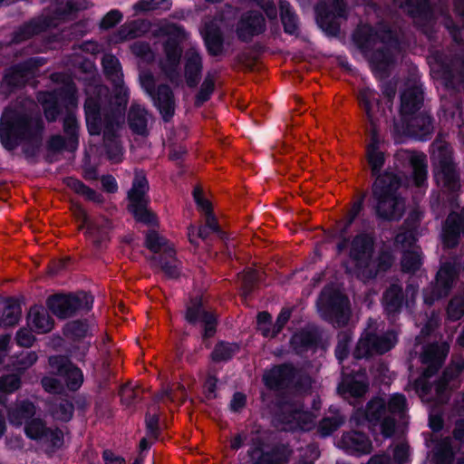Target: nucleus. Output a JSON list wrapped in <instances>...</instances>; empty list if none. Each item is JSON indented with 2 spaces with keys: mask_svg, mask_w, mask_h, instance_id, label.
Masks as SVG:
<instances>
[{
  "mask_svg": "<svg viewBox=\"0 0 464 464\" xmlns=\"http://www.w3.org/2000/svg\"><path fill=\"white\" fill-rule=\"evenodd\" d=\"M24 433L30 440H35L47 450L60 448L63 443V434L57 428L47 427L40 418L25 422Z\"/></svg>",
  "mask_w": 464,
  "mask_h": 464,
  "instance_id": "2eb2a0df",
  "label": "nucleus"
},
{
  "mask_svg": "<svg viewBox=\"0 0 464 464\" xmlns=\"http://www.w3.org/2000/svg\"><path fill=\"white\" fill-rule=\"evenodd\" d=\"M63 130L68 135V144L72 149L76 147L78 123L76 118L72 114H69L63 120Z\"/></svg>",
  "mask_w": 464,
  "mask_h": 464,
  "instance_id": "09e8293b",
  "label": "nucleus"
},
{
  "mask_svg": "<svg viewBox=\"0 0 464 464\" xmlns=\"http://www.w3.org/2000/svg\"><path fill=\"white\" fill-rule=\"evenodd\" d=\"M50 366L53 372L58 374L71 391L79 389L83 382L82 371L73 366L65 357L52 356L49 359Z\"/></svg>",
  "mask_w": 464,
  "mask_h": 464,
  "instance_id": "4be33fe9",
  "label": "nucleus"
},
{
  "mask_svg": "<svg viewBox=\"0 0 464 464\" xmlns=\"http://www.w3.org/2000/svg\"><path fill=\"white\" fill-rule=\"evenodd\" d=\"M104 464H126L123 457L112 452L110 450H105L102 453Z\"/></svg>",
  "mask_w": 464,
  "mask_h": 464,
  "instance_id": "774afa93",
  "label": "nucleus"
},
{
  "mask_svg": "<svg viewBox=\"0 0 464 464\" xmlns=\"http://www.w3.org/2000/svg\"><path fill=\"white\" fill-rule=\"evenodd\" d=\"M356 41L368 57L372 69L378 76L393 63L395 52L398 51V41L392 31L384 24L374 30L362 25L356 33Z\"/></svg>",
  "mask_w": 464,
  "mask_h": 464,
  "instance_id": "7ed1b4c3",
  "label": "nucleus"
},
{
  "mask_svg": "<svg viewBox=\"0 0 464 464\" xmlns=\"http://www.w3.org/2000/svg\"><path fill=\"white\" fill-rule=\"evenodd\" d=\"M158 421L159 417L157 414L148 412L146 415V428H147V437L150 439H155L158 432Z\"/></svg>",
  "mask_w": 464,
  "mask_h": 464,
  "instance_id": "680f3d73",
  "label": "nucleus"
},
{
  "mask_svg": "<svg viewBox=\"0 0 464 464\" xmlns=\"http://www.w3.org/2000/svg\"><path fill=\"white\" fill-rule=\"evenodd\" d=\"M167 33L171 36L164 46L165 59L161 62V67L167 73H170L179 66L181 55L179 44L188 39V34L182 27L177 25L169 26Z\"/></svg>",
  "mask_w": 464,
  "mask_h": 464,
  "instance_id": "6ab92c4d",
  "label": "nucleus"
},
{
  "mask_svg": "<svg viewBox=\"0 0 464 464\" xmlns=\"http://www.w3.org/2000/svg\"><path fill=\"white\" fill-rule=\"evenodd\" d=\"M47 305L54 315L67 318L81 309L89 310L92 305V298L85 293L77 295H54L47 300Z\"/></svg>",
  "mask_w": 464,
  "mask_h": 464,
  "instance_id": "dca6fc26",
  "label": "nucleus"
},
{
  "mask_svg": "<svg viewBox=\"0 0 464 464\" xmlns=\"http://www.w3.org/2000/svg\"><path fill=\"white\" fill-rule=\"evenodd\" d=\"M237 351L238 346L235 343H219L216 345L212 353V359L215 362L227 361L229 360Z\"/></svg>",
  "mask_w": 464,
  "mask_h": 464,
  "instance_id": "49530a36",
  "label": "nucleus"
},
{
  "mask_svg": "<svg viewBox=\"0 0 464 464\" xmlns=\"http://www.w3.org/2000/svg\"><path fill=\"white\" fill-rule=\"evenodd\" d=\"M131 51L136 56L140 57L147 62H150L154 58V53L150 50V46L142 42L133 44L131 45Z\"/></svg>",
  "mask_w": 464,
  "mask_h": 464,
  "instance_id": "13d9d810",
  "label": "nucleus"
},
{
  "mask_svg": "<svg viewBox=\"0 0 464 464\" xmlns=\"http://www.w3.org/2000/svg\"><path fill=\"white\" fill-rule=\"evenodd\" d=\"M457 276V270L453 265L444 264L437 273L435 285L424 291V302L428 304L446 296L451 289Z\"/></svg>",
  "mask_w": 464,
  "mask_h": 464,
  "instance_id": "aec40b11",
  "label": "nucleus"
},
{
  "mask_svg": "<svg viewBox=\"0 0 464 464\" xmlns=\"http://www.w3.org/2000/svg\"><path fill=\"white\" fill-rule=\"evenodd\" d=\"M186 320L190 324L202 323L205 338L213 336L216 332V318L214 314L205 311L201 298L197 297L188 304Z\"/></svg>",
  "mask_w": 464,
  "mask_h": 464,
  "instance_id": "b1692460",
  "label": "nucleus"
},
{
  "mask_svg": "<svg viewBox=\"0 0 464 464\" xmlns=\"http://www.w3.org/2000/svg\"><path fill=\"white\" fill-rule=\"evenodd\" d=\"M464 232V211L461 214L449 215L442 231V241L445 246L452 247L458 244L460 233Z\"/></svg>",
  "mask_w": 464,
  "mask_h": 464,
  "instance_id": "c85d7f7f",
  "label": "nucleus"
},
{
  "mask_svg": "<svg viewBox=\"0 0 464 464\" xmlns=\"http://www.w3.org/2000/svg\"><path fill=\"white\" fill-rule=\"evenodd\" d=\"M343 423V419L339 416L324 418L319 424L318 430L323 437L329 436Z\"/></svg>",
  "mask_w": 464,
  "mask_h": 464,
  "instance_id": "8fccbe9b",
  "label": "nucleus"
},
{
  "mask_svg": "<svg viewBox=\"0 0 464 464\" xmlns=\"http://www.w3.org/2000/svg\"><path fill=\"white\" fill-rule=\"evenodd\" d=\"M21 317V309L18 305H9L5 308L1 322L5 325L15 324Z\"/></svg>",
  "mask_w": 464,
  "mask_h": 464,
  "instance_id": "4d7b16f0",
  "label": "nucleus"
},
{
  "mask_svg": "<svg viewBox=\"0 0 464 464\" xmlns=\"http://www.w3.org/2000/svg\"><path fill=\"white\" fill-rule=\"evenodd\" d=\"M369 382L365 372H358L354 375L343 372V380L338 386V392L343 397H362L368 390Z\"/></svg>",
  "mask_w": 464,
  "mask_h": 464,
  "instance_id": "393cba45",
  "label": "nucleus"
},
{
  "mask_svg": "<svg viewBox=\"0 0 464 464\" xmlns=\"http://www.w3.org/2000/svg\"><path fill=\"white\" fill-rule=\"evenodd\" d=\"M265 30V20L257 13H248L242 16L237 27V34L242 41H248Z\"/></svg>",
  "mask_w": 464,
  "mask_h": 464,
  "instance_id": "cd10ccee",
  "label": "nucleus"
},
{
  "mask_svg": "<svg viewBox=\"0 0 464 464\" xmlns=\"http://www.w3.org/2000/svg\"><path fill=\"white\" fill-rule=\"evenodd\" d=\"M21 385L20 377L16 374H8L5 376L0 377V392L10 393L17 389H19Z\"/></svg>",
  "mask_w": 464,
  "mask_h": 464,
  "instance_id": "864d4df0",
  "label": "nucleus"
},
{
  "mask_svg": "<svg viewBox=\"0 0 464 464\" xmlns=\"http://www.w3.org/2000/svg\"><path fill=\"white\" fill-rule=\"evenodd\" d=\"M201 70V56L198 49L191 44L185 53V76L189 86H195L198 83Z\"/></svg>",
  "mask_w": 464,
  "mask_h": 464,
  "instance_id": "c756f323",
  "label": "nucleus"
},
{
  "mask_svg": "<svg viewBox=\"0 0 464 464\" xmlns=\"http://www.w3.org/2000/svg\"><path fill=\"white\" fill-rule=\"evenodd\" d=\"M37 361V355L34 352H23L17 359V367L19 369H26Z\"/></svg>",
  "mask_w": 464,
  "mask_h": 464,
  "instance_id": "052dcab7",
  "label": "nucleus"
},
{
  "mask_svg": "<svg viewBox=\"0 0 464 464\" xmlns=\"http://www.w3.org/2000/svg\"><path fill=\"white\" fill-rule=\"evenodd\" d=\"M337 446L349 454H368L372 450L371 440L357 431L344 433L338 440Z\"/></svg>",
  "mask_w": 464,
  "mask_h": 464,
  "instance_id": "bb28decb",
  "label": "nucleus"
},
{
  "mask_svg": "<svg viewBox=\"0 0 464 464\" xmlns=\"http://www.w3.org/2000/svg\"><path fill=\"white\" fill-rule=\"evenodd\" d=\"M432 160L434 176L438 185L451 191L456 190L459 185L452 164L451 149L449 144L441 140L433 142Z\"/></svg>",
  "mask_w": 464,
  "mask_h": 464,
  "instance_id": "9d476101",
  "label": "nucleus"
},
{
  "mask_svg": "<svg viewBox=\"0 0 464 464\" xmlns=\"http://www.w3.org/2000/svg\"><path fill=\"white\" fill-rule=\"evenodd\" d=\"M349 341L350 338L345 334L338 342V344L335 348V355L340 362H342L347 356Z\"/></svg>",
  "mask_w": 464,
  "mask_h": 464,
  "instance_id": "338daca9",
  "label": "nucleus"
},
{
  "mask_svg": "<svg viewBox=\"0 0 464 464\" xmlns=\"http://www.w3.org/2000/svg\"><path fill=\"white\" fill-rule=\"evenodd\" d=\"M449 353V345L446 343L430 344L424 349L420 356V361L426 366L422 375L415 382L414 389L419 396L424 401H430L433 399L440 400V394L446 389V385L450 379L458 376L464 368V362H459L453 369H448L443 375L442 380L433 387L428 382L442 365Z\"/></svg>",
  "mask_w": 464,
  "mask_h": 464,
  "instance_id": "20e7f679",
  "label": "nucleus"
},
{
  "mask_svg": "<svg viewBox=\"0 0 464 464\" xmlns=\"http://www.w3.org/2000/svg\"><path fill=\"white\" fill-rule=\"evenodd\" d=\"M397 342V335L393 331L383 334H377L372 324L362 333L353 352L357 359L368 358L382 354L391 350Z\"/></svg>",
  "mask_w": 464,
  "mask_h": 464,
  "instance_id": "9b49d317",
  "label": "nucleus"
},
{
  "mask_svg": "<svg viewBox=\"0 0 464 464\" xmlns=\"http://www.w3.org/2000/svg\"><path fill=\"white\" fill-rule=\"evenodd\" d=\"M27 324L31 329L38 334L51 331L53 324L48 312L41 305L31 307L27 316Z\"/></svg>",
  "mask_w": 464,
  "mask_h": 464,
  "instance_id": "7c9ffc66",
  "label": "nucleus"
},
{
  "mask_svg": "<svg viewBox=\"0 0 464 464\" xmlns=\"http://www.w3.org/2000/svg\"><path fill=\"white\" fill-rule=\"evenodd\" d=\"M294 368L291 365H280L272 368L264 374L265 384L271 389H277L294 378Z\"/></svg>",
  "mask_w": 464,
  "mask_h": 464,
  "instance_id": "473e14b6",
  "label": "nucleus"
},
{
  "mask_svg": "<svg viewBox=\"0 0 464 464\" xmlns=\"http://www.w3.org/2000/svg\"><path fill=\"white\" fill-rule=\"evenodd\" d=\"M210 233L212 232L209 229H208L206 226L200 227L198 228L195 227L194 226H190L188 227V235L190 243L196 245L198 237L206 239L208 238Z\"/></svg>",
  "mask_w": 464,
  "mask_h": 464,
  "instance_id": "e2e57ef3",
  "label": "nucleus"
},
{
  "mask_svg": "<svg viewBox=\"0 0 464 464\" xmlns=\"http://www.w3.org/2000/svg\"><path fill=\"white\" fill-rule=\"evenodd\" d=\"M34 341V337L30 330L21 329L16 334V342L20 346L29 347Z\"/></svg>",
  "mask_w": 464,
  "mask_h": 464,
  "instance_id": "69168bd1",
  "label": "nucleus"
},
{
  "mask_svg": "<svg viewBox=\"0 0 464 464\" xmlns=\"http://www.w3.org/2000/svg\"><path fill=\"white\" fill-rule=\"evenodd\" d=\"M317 23L320 26L330 32L336 30V26L329 23L330 16L343 17L345 14V5L343 0H333L331 3L329 14L326 13V9L324 5L320 4L316 6Z\"/></svg>",
  "mask_w": 464,
  "mask_h": 464,
  "instance_id": "2f4dec72",
  "label": "nucleus"
},
{
  "mask_svg": "<svg viewBox=\"0 0 464 464\" xmlns=\"http://www.w3.org/2000/svg\"><path fill=\"white\" fill-rule=\"evenodd\" d=\"M122 18V14L118 10L110 11L102 20L101 27L109 29L118 24Z\"/></svg>",
  "mask_w": 464,
  "mask_h": 464,
  "instance_id": "bf43d9fd",
  "label": "nucleus"
},
{
  "mask_svg": "<svg viewBox=\"0 0 464 464\" xmlns=\"http://www.w3.org/2000/svg\"><path fill=\"white\" fill-rule=\"evenodd\" d=\"M436 458L438 462L440 464H451L454 458V452L451 447L450 438H445L438 445L436 450Z\"/></svg>",
  "mask_w": 464,
  "mask_h": 464,
  "instance_id": "de8ad7c7",
  "label": "nucleus"
},
{
  "mask_svg": "<svg viewBox=\"0 0 464 464\" xmlns=\"http://www.w3.org/2000/svg\"><path fill=\"white\" fill-rule=\"evenodd\" d=\"M34 405L28 401H23L9 411L8 417L12 424L20 426L23 423L25 425L27 420L34 419Z\"/></svg>",
  "mask_w": 464,
  "mask_h": 464,
  "instance_id": "f704fd0d",
  "label": "nucleus"
},
{
  "mask_svg": "<svg viewBox=\"0 0 464 464\" xmlns=\"http://www.w3.org/2000/svg\"><path fill=\"white\" fill-rule=\"evenodd\" d=\"M67 186L72 189L74 192L82 195L87 199L100 202L101 201V196L96 193L93 189L86 187L82 182L80 180L73 179V178H68L66 179Z\"/></svg>",
  "mask_w": 464,
  "mask_h": 464,
  "instance_id": "37998d69",
  "label": "nucleus"
},
{
  "mask_svg": "<svg viewBox=\"0 0 464 464\" xmlns=\"http://www.w3.org/2000/svg\"><path fill=\"white\" fill-rule=\"evenodd\" d=\"M415 237L411 230H407L399 233L395 237V246L398 247L411 248L405 250L403 253L401 266L405 272H415L420 267L421 258L420 251L418 247L414 246Z\"/></svg>",
  "mask_w": 464,
  "mask_h": 464,
  "instance_id": "412c9836",
  "label": "nucleus"
},
{
  "mask_svg": "<svg viewBox=\"0 0 464 464\" xmlns=\"http://www.w3.org/2000/svg\"><path fill=\"white\" fill-rule=\"evenodd\" d=\"M282 422L285 430H309L314 424V416L303 411L297 406L285 405L283 407Z\"/></svg>",
  "mask_w": 464,
  "mask_h": 464,
  "instance_id": "5701e85b",
  "label": "nucleus"
},
{
  "mask_svg": "<svg viewBox=\"0 0 464 464\" xmlns=\"http://www.w3.org/2000/svg\"><path fill=\"white\" fill-rule=\"evenodd\" d=\"M74 215L82 221L80 227L86 228L85 234L95 246H100L108 240L111 225L107 218L99 217L90 219L85 210L78 206L74 208Z\"/></svg>",
  "mask_w": 464,
  "mask_h": 464,
  "instance_id": "a211bd4d",
  "label": "nucleus"
},
{
  "mask_svg": "<svg viewBox=\"0 0 464 464\" xmlns=\"http://www.w3.org/2000/svg\"><path fill=\"white\" fill-rule=\"evenodd\" d=\"M318 309L324 319L338 326L343 325L349 320V300L340 292L324 288L319 297Z\"/></svg>",
  "mask_w": 464,
  "mask_h": 464,
  "instance_id": "f8f14e48",
  "label": "nucleus"
},
{
  "mask_svg": "<svg viewBox=\"0 0 464 464\" xmlns=\"http://www.w3.org/2000/svg\"><path fill=\"white\" fill-rule=\"evenodd\" d=\"M147 28V24L143 21H134L124 24L120 32L119 36L121 40H127L135 38L140 35Z\"/></svg>",
  "mask_w": 464,
  "mask_h": 464,
  "instance_id": "a18cd8bd",
  "label": "nucleus"
},
{
  "mask_svg": "<svg viewBox=\"0 0 464 464\" xmlns=\"http://www.w3.org/2000/svg\"><path fill=\"white\" fill-rule=\"evenodd\" d=\"M214 90V78L209 73L206 76L200 91L197 96L196 104L201 105L203 102L208 101Z\"/></svg>",
  "mask_w": 464,
  "mask_h": 464,
  "instance_id": "5fc2aeb1",
  "label": "nucleus"
},
{
  "mask_svg": "<svg viewBox=\"0 0 464 464\" xmlns=\"http://www.w3.org/2000/svg\"><path fill=\"white\" fill-rule=\"evenodd\" d=\"M400 186L399 178L388 172L379 176L373 183L372 194L376 200V213L381 218L397 220L402 217L405 201L398 193Z\"/></svg>",
  "mask_w": 464,
  "mask_h": 464,
  "instance_id": "0eeeda50",
  "label": "nucleus"
},
{
  "mask_svg": "<svg viewBox=\"0 0 464 464\" xmlns=\"http://www.w3.org/2000/svg\"><path fill=\"white\" fill-rule=\"evenodd\" d=\"M193 197L198 209L206 213V227L211 232L219 233L218 224L211 213L210 203L203 198V193L200 188L197 187L194 188Z\"/></svg>",
  "mask_w": 464,
  "mask_h": 464,
  "instance_id": "c9c22d12",
  "label": "nucleus"
},
{
  "mask_svg": "<svg viewBox=\"0 0 464 464\" xmlns=\"http://www.w3.org/2000/svg\"><path fill=\"white\" fill-rule=\"evenodd\" d=\"M93 326H90L85 322L74 321L67 324L65 334L73 339H80L92 334Z\"/></svg>",
  "mask_w": 464,
  "mask_h": 464,
  "instance_id": "c03bdc74",
  "label": "nucleus"
},
{
  "mask_svg": "<svg viewBox=\"0 0 464 464\" xmlns=\"http://www.w3.org/2000/svg\"><path fill=\"white\" fill-rule=\"evenodd\" d=\"M105 74L115 87V96L109 99V90L103 85L95 86L87 91L85 116L88 131L91 135H99L103 130L105 140H111L124 122V111L129 92L123 84V74L119 60L111 55L102 57Z\"/></svg>",
  "mask_w": 464,
  "mask_h": 464,
  "instance_id": "f257e3e1",
  "label": "nucleus"
},
{
  "mask_svg": "<svg viewBox=\"0 0 464 464\" xmlns=\"http://www.w3.org/2000/svg\"><path fill=\"white\" fill-rule=\"evenodd\" d=\"M149 114L140 104L132 103L128 114V122L130 130L139 135L147 134Z\"/></svg>",
  "mask_w": 464,
  "mask_h": 464,
  "instance_id": "72a5a7b5",
  "label": "nucleus"
},
{
  "mask_svg": "<svg viewBox=\"0 0 464 464\" xmlns=\"http://www.w3.org/2000/svg\"><path fill=\"white\" fill-rule=\"evenodd\" d=\"M401 114L405 121L406 126L401 127V132L412 134L420 140L426 139V137L432 130V122L429 115L421 113L408 122L406 117L414 113L420 109L423 97L421 89L414 85L405 90L401 94ZM394 129L397 132H401V130L397 124L394 125Z\"/></svg>",
  "mask_w": 464,
  "mask_h": 464,
  "instance_id": "1a4fd4ad",
  "label": "nucleus"
},
{
  "mask_svg": "<svg viewBox=\"0 0 464 464\" xmlns=\"http://www.w3.org/2000/svg\"><path fill=\"white\" fill-rule=\"evenodd\" d=\"M414 18H428L431 14L429 0H394Z\"/></svg>",
  "mask_w": 464,
  "mask_h": 464,
  "instance_id": "e433bc0d",
  "label": "nucleus"
},
{
  "mask_svg": "<svg viewBox=\"0 0 464 464\" xmlns=\"http://www.w3.org/2000/svg\"><path fill=\"white\" fill-rule=\"evenodd\" d=\"M402 304L401 287L392 285L383 295V305L388 314L399 311Z\"/></svg>",
  "mask_w": 464,
  "mask_h": 464,
  "instance_id": "58836bf2",
  "label": "nucleus"
},
{
  "mask_svg": "<svg viewBox=\"0 0 464 464\" xmlns=\"http://www.w3.org/2000/svg\"><path fill=\"white\" fill-rule=\"evenodd\" d=\"M44 389L50 393H60L63 391V384L55 377H44L42 380Z\"/></svg>",
  "mask_w": 464,
  "mask_h": 464,
  "instance_id": "0e129e2a",
  "label": "nucleus"
},
{
  "mask_svg": "<svg viewBox=\"0 0 464 464\" xmlns=\"http://www.w3.org/2000/svg\"><path fill=\"white\" fill-rule=\"evenodd\" d=\"M62 93H43L39 96V101L43 102L45 117L48 121H53L58 115L57 100Z\"/></svg>",
  "mask_w": 464,
  "mask_h": 464,
  "instance_id": "a19ab883",
  "label": "nucleus"
},
{
  "mask_svg": "<svg viewBox=\"0 0 464 464\" xmlns=\"http://www.w3.org/2000/svg\"><path fill=\"white\" fill-rule=\"evenodd\" d=\"M44 126L38 113L5 110L0 122V140L6 150H14L22 140L41 136Z\"/></svg>",
  "mask_w": 464,
  "mask_h": 464,
  "instance_id": "423d86ee",
  "label": "nucleus"
},
{
  "mask_svg": "<svg viewBox=\"0 0 464 464\" xmlns=\"http://www.w3.org/2000/svg\"><path fill=\"white\" fill-rule=\"evenodd\" d=\"M447 313L450 319L459 320L464 314V297H454L448 306Z\"/></svg>",
  "mask_w": 464,
  "mask_h": 464,
  "instance_id": "6e6d98bb",
  "label": "nucleus"
},
{
  "mask_svg": "<svg viewBox=\"0 0 464 464\" xmlns=\"http://www.w3.org/2000/svg\"><path fill=\"white\" fill-rule=\"evenodd\" d=\"M145 246L154 254L163 252L164 258L152 256L150 259L153 266L160 267L169 277H177L179 275L178 261L175 258V251L172 246L160 237L156 231H150L146 235Z\"/></svg>",
  "mask_w": 464,
  "mask_h": 464,
  "instance_id": "ddd939ff",
  "label": "nucleus"
},
{
  "mask_svg": "<svg viewBox=\"0 0 464 464\" xmlns=\"http://www.w3.org/2000/svg\"><path fill=\"white\" fill-rule=\"evenodd\" d=\"M358 99L361 107L363 109L367 120L371 125L370 142L366 146V158L371 167L372 174H380L385 162V156L381 150L382 139L379 135L378 125L382 120H386V110L381 109L379 104V94L370 87H363L360 90Z\"/></svg>",
  "mask_w": 464,
  "mask_h": 464,
  "instance_id": "39448f33",
  "label": "nucleus"
},
{
  "mask_svg": "<svg viewBox=\"0 0 464 464\" xmlns=\"http://www.w3.org/2000/svg\"><path fill=\"white\" fill-rule=\"evenodd\" d=\"M73 412V406L68 401H62L59 404L55 405L52 409V415L60 420H69Z\"/></svg>",
  "mask_w": 464,
  "mask_h": 464,
  "instance_id": "3c124183",
  "label": "nucleus"
},
{
  "mask_svg": "<svg viewBox=\"0 0 464 464\" xmlns=\"http://www.w3.org/2000/svg\"><path fill=\"white\" fill-rule=\"evenodd\" d=\"M45 25L38 23V22H32L30 24H25L15 34L14 40L15 42H20L23 40H25L34 34H36L44 30Z\"/></svg>",
  "mask_w": 464,
  "mask_h": 464,
  "instance_id": "603ef678",
  "label": "nucleus"
},
{
  "mask_svg": "<svg viewBox=\"0 0 464 464\" xmlns=\"http://www.w3.org/2000/svg\"><path fill=\"white\" fill-rule=\"evenodd\" d=\"M406 410V398L400 393H394L388 398H374L367 404L365 412L369 422L381 426L384 437H391L395 429V423L402 419Z\"/></svg>",
  "mask_w": 464,
  "mask_h": 464,
  "instance_id": "6e6552de",
  "label": "nucleus"
},
{
  "mask_svg": "<svg viewBox=\"0 0 464 464\" xmlns=\"http://www.w3.org/2000/svg\"><path fill=\"white\" fill-rule=\"evenodd\" d=\"M140 82L144 91L153 98L155 106L159 109L165 121H168L174 114L175 104L170 89L167 85H160L157 94H153L154 78L149 72H141Z\"/></svg>",
  "mask_w": 464,
  "mask_h": 464,
  "instance_id": "f3484780",
  "label": "nucleus"
},
{
  "mask_svg": "<svg viewBox=\"0 0 464 464\" xmlns=\"http://www.w3.org/2000/svg\"><path fill=\"white\" fill-rule=\"evenodd\" d=\"M281 20L285 28V32L289 34H295L298 32V20L292 10L289 3L280 1Z\"/></svg>",
  "mask_w": 464,
  "mask_h": 464,
  "instance_id": "ea45409f",
  "label": "nucleus"
},
{
  "mask_svg": "<svg viewBox=\"0 0 464 464\" xmlns=\"http://www.w3.org/2000/svg\"><path fill=\"white\" fill-rule=\"evenodd\" d=\"M204 39L210 54L218 55L222 52V36L218 31L207 27L204 32Z\"/></svg>",
  "mask_w": 464,
  "mask_h": 464,
  "instance_id": "79ce46f5",
  "label": "nucleus"
},
{
  "mask_svg": "<svg viewBox=\"0 0 464 464\" xmlns=\"http://www.w3.org/2000/svg\"><path fill=\"white\" fill-rule=\"evenodd\" d=\"M148 181L141 172H137L132 187L128 193L129 210L134 218L140 222L150 224L154 221V216L147 209Z\"/></svg>",
  "mask_w": 464,
  "mask_h": 464,
  "instance_id": "4468645a",
  "label": "nucleus"
},
{
  "mask_svg": "<svg viewBox=\"0 0 464 464\" xmlns=\"http://www.w3.org/2000/svg\"><path fill=\"white\" fill-rule=\"evenodd\" d=\"M348 247L350 263L347 272L363 282L374 278L379 272L386 271L393 263V256L389 251L381 252L376 258L373 256L374 238L371 234L356 235Z\"/></svg>",
  "mask_w": 464,
  "mask_h": 464,
  "instance_id": "f03ea898",
  "label": "nucleus"
},
{
  "mask_svg": "<svg viewBox=\"0 0 464 464\" xmlns=\"http://www.w3.org/2000/svg\"><path fill=\"white\" fill-rule=\"evenodd\" d=\"M395 157L400 161L409 162L412 168L416 186H422L427 177L426 156L421 152L401 150L396 153Z\"/></svg>",
  "mask_w": 464,
  "mask_h": 464,
  "instance_id": "a878e982",
  "label": "nucleus"
},
{
  "mask_svg": "<svg viewBox=\"0 0 464 464\" xmlns=\"http://www.w3.org/2000/svg\"><path fill=\"white\" fill-rule=\"evenodd\" d=\"M249 456L253 464H283L286 461L285 456H283L279 450L264 452L258 447L252 449L249 452Z\"/></svg>",
  "mask_w": 464,
  "mask_h": 464,
  "instance_id": "4c0bfd02",
  "label": "nucleus"
}]
</instances>
